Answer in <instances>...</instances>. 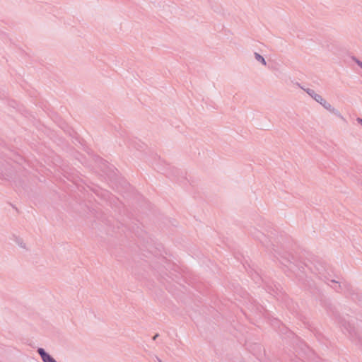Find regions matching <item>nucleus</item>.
<instances>
[{"label":"nucleus","mask_w":362,"mask_h":362,"mask_svg":"<svg viewBox=\"0 0 362 362\" xmlns=\"http://www.w3.org/2000/svg\"><path fill=\"white\" fill-rule=\"evenodd\" d=\"M37 353L40 354L43 362H57L49 354H47L42 348L37 349Z\"/></svg>","instance_id":"nucleus-1"},{"label":"nucleus","mask_w":362,"mask_h":362,"mask_svg":"<svg viewBox=\"0 0 362 362\" xmlns=\"http://www.w3.org/2000/svg\"><path fill=\"white\" fill-rule=\"evenodd\" d=\"M315 99L322 104L326 108L329 109L331 105L324 100L320 95H316Z\"/></svg>","instance_id":"nucleus-2"},{"label":"nucleus","mask_w":362,"mask_h":362,"mask_svg":"<svg viewBox=\"0 0 362 362\" xmlns=\"http://www.w3.org/2000/svg\"><path fill=\"white\" fill-rule=\"evenodd\" d=\"M256 59L262 62L263 64H266L264 59L259 54H255Z\"/></svg>","instance_id":"nucleus-3"},{"label":"nucleus","mask_w":362,"mask_h":362,"mask_svg":"<svg viewBox=\"0 0 362 362\" xmlns=\"http://www.w3.org/2000/svg\"><path fill=\"white\" fill-rule=\"evenodd\" d=\"M357 121L362 125V119L358 118Z\"/></svg>","instance_id":"nucleus-4"},{"label":"nucleus","mask_w":362,"mask_h":362,"mask_svg":"<svg viewBox=\"0 0 362 362\" xmlns=\"http://www.w3.org/2000/svg\"><path fill=\"white\" fill-rule=\"evenodd\" d=\"M158 337V334H156L153 337V340H155L156 339V337Z\"/></svg>","instance_id":"nucleus-5"},{"label":"nucleus","mask_w":362,"mask_h":362,"mask_svg":"<svg viewBox=\"0 0 362 362\" xmlns=\"http://www.w3.org/2000/svg\"><path fill=\"white\" fill-rule=\"evenodd\" d=\"M361 67H362V64H361Z\"/></svg>","instance_id":"nucleus-6"}]
</instances>
